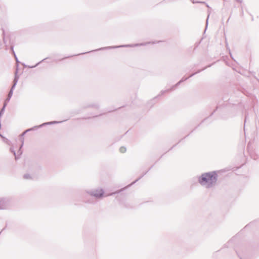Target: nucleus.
I'll return each mask as SVG.
<instances>
[{
  "label": "nucleus",
  "instance_id": "3",
  "mask_svg": "<svg viewBox=\"0 0 259 259\" xmlns=\"http://www.w3.org/2000/svg\"><path fill=\"white\" fill-rule=\"evenodd\" d=\"M120 151L121 153H124L126 151V148L124 147H122L120 148Z\"/></svg>",
  "mask_w": 259,
  "mask_h": 259
},
{
  "label": "nucleus",
  "instance_id": "1",
  "mask_svg": "<svg viewBox=\"0 0 259 259\" xmlns=\"http://www.w3.org/2000/svg\"><path fill=\"white\" fill-rule=\"evenodd\" d=\"M216 181V175L213 172L203 174L199 180V182L201 185L208 186L214 183Z\"/></svg>",
  "mask_w": 259,
  "mask_h": 259
},
{
  "label": "nucleus",
  "instance_id": "2",
  "mask_svg": "<svg viewBox=\"0 0 259 259\" xmlns=\"http://www.w3.org/2000/svg\"><path fill=\"white\" fill-rule=\"evenodd\" d=\"M103 195V191L102 190H101L100 191V192L99 194H95V196H97V197H102Z\"/></svg>",
  "mask_w": 259,
  "mask_h": 259
}]
</instances>
